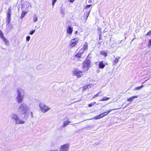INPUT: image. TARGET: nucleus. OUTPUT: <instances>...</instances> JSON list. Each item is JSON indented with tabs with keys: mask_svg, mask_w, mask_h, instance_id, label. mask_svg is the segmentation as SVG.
I'll list each match as a JSON object with an SVG mask.
<instances>
[{
	"mask_svg": "<svg viewBox=\"0 0 151 151\" xmlns=\"http://www.w3.org/2000/svg\"><path fill=\"white\" fill-rule=\"evenodd\" d=\"M91 10L90 9L88 11L84 13V18L86 20L87 19L90 13Z\"/></svg>",
	"mask_w": 151,
	"mask_h": 151,
	"instance_id": "obj_17",
	"label": "nucleus"
},
{
	"mask_svg": "<svg viewBox=\"0 0 151 151\" xmlns=\"http://www.w3.org/2000/svg\"><path fill=\"white\" fill-rule=\"evenodd\" d=\"M27 12H25L24 11H23L22 12V15L21 17V18L22 19L23 17H24V16L27 13Z\"/></svg>",
	"mask_w": 151,
	"mask_h": 151,
	"instance_id": "obj_25",
	"label": "nucleus"
},
{
	"mask_svg": "<svg viewBox=\"0 0 151 151\" xmlns=\"http://www.w3.org/2000/svg\"><path fill=\"white\" fill-rule=\"evenodd\" d=\"M29 109L28 106L25 103H23L19 106L18 111L20 114L24 115L27 112Z\"/></svg>",
	"mask_w": 151,
	"mask_h": 151,
	"instance_id": "obj_1",
	"label": "nucleus"
},
{
	"mask_svg": "<svg viewBox=\"0 0 151 151\" xmlns=\"http://www.w3.org/2000/svg\"><path fill=\"white\" fill-rule=\"evenodd\" d=\"M134 39H135L134 38L133 39V40H132V41H133Z\"/></svg>",
	"mask_w": 151,
	"mask_h": 151,
	"instance_id": "obj_46",
	"label": "nucleus"
},
{
	"mask_svg": "<svg viewBox=\"0 0 151 151\" xmlns=\"http://www.w3.org/2000/svg\"><path fill=\"white\" fill-rule=\"evenodd\" d=\"M70 145L66 143L61 145L59 149V151H68Z\"/></svg>",
	"mask_w": 151,
	"mask_h": 151,
	"instance_id": "obj_6",
	"label": "nucleus"
},
{
	"mask_svg": "<svg viewBox=\"0 0 151 151\" xmlns=\"http://www.w3.org/2000/svg\"><path fill=\"white\" fill-rule=\"evenodd\" d=\"M100 54L101 55H104L105 57H106L107 55V53L103 50L101 51L100 52Z\"/></svg>",
	"mask_w": 151,
	"mask_h": 151,
	"instance_id": "obj_21",
	"label": "nucleus"
},
{
	"mask_svg": "<svg viewBox=\"0 0 151 151\" xmlns=\"http://www.w3.org/2000/svg\"><path fill=\"white\" fill-rule=\"evenodd\" d=\"M151 45V39L148 42V45L149 47H150Z\"/></svg>",
	"mask_w": 151,
	"mask_h": 151,
	"instance_id": "obj_33",
	"label": "nucleus"
},
{
	"mask_svg": "<svg viewBox=\"0 0 151 151\" xmlns=\"http://www.w3.org/2000/svg\"><path fill=\"white\" fill-rule=\"evenodd\" d=\"M105 65L104 62L103 61H101L99 64V68L100 69H103L105 67Z\"/></svg>",
	"mask_w": 151,
	"mask_h": 151,
	"instance_id": "obj_11",
	"label": "nucleus"
},
{
	"mask_svg": "<svg viewBox=\"0 0 151 151\" xmlns=\"http://www.w3.org/2000/svg\"><path fill=\"white\" fill-rule=\"evenodd\" d=\"M81 50H80L78 53H77L76 55V57H78V58H81V56L82 55V54H83L84 52H81Z\"/></svg>",
	"mask_w": 151,
	"mask_h": 151,
	"instance_id": "obj_15",
	"label": "nucleus"
},
{
	"mask_svg": "<svg viewBox=\"0 0 151 151\" xmlns=\"http://www.w3.org/2000/svg\"><path fill=\"white\" fill-rule=\"evenodd\" d=\"M137 98H138L137 96H133L127 99V101H132L134 99Z\"/></svg>",
	"mask_w": 151,
	"mask_h": 151,
	"instance_id": "obj_19",
	"label": "nucleus"
},
{
	"mask_svg": "<svg viewBox=\"0 0 151 151\" xmlns=\"http://www.w3.org/2000/svg\"><path fill=\"white\" fill-rule=\"evenodd\" d=\"M49 151H57L56 150H50Z\"/></svg>",
	"mask_w": 151,
	"mask_h": 151,
	"instance_id": "obj_45",
	"label": "nucleus"
},
{
	"mask_svg": "<svg viewBox=\"0 0 151 151\" xmlns=\"http://www.w3.org/2000/svg\"><path fill=\"white\" fill-rule=\"evenodd\" d=\"M57 0H52V7H54V4H55V3L56 2V1Z\"/></svg>",
	"mask_w": 151,
	"mask_h": 151,
	"instance_id": "obj_29",
	"label": "nucleus"
},
{
	"mask_svg": "<svg viewBox=\"0 0 151 151\" xmlns=\"http://www.w3.org/2000/svg\"><path fill=\"white\" fill-rule=\"evenodd\" d=\"M78 32L77 31H76L75 32V33L76 34H77L78 33Z\"/></svg>",
	"mask_w": 151,
	"mask_h": 151,
	"instance_id": "obj_44",
	"label": "nucleus"
},
{
	"mask_svg": "<svg viewBox=\"0 0 151 151\" xmlns=\"http://www.w3.org/2000/svg\"><path fill=\"white\" fill-rule=\"evenodd\" d=\"M73 75L75 76L77 78H80L83 76V72L79 70L75 69L72 71Z\"/></svg>",
	"mask_w": 151,
	"mask_h": 151,
	"instance_id": "obj_5",
	"label": "nucleus"
},
{
	"mask_svg": "<svg viewBox=\"0 0 151 151\" xmlns=\"http://www.w3.org/2000/svg\"><path fill=\"white\" fill-rule=\"evenodd\" d=\"M0 37L2 39V40H4V39H5V38L4 37V34L0 36Z\"/></svg>",
	"mask_w": 151,
	"mask_h": 151,
	"instance_id": "obj_38",
	"label": "nucleus"
},
{
	"mask_svg": "<svg viewBox=\"0 0 151 151\" xmlns=\"http://www.w3.org/2000/svg\"><path fill=\"white\" fill-rule=\"evenodd\" d=\"M95 103H96V102H94L93 103H92L90 104H89L88 105V106L89 107H91V106H92L94 104H95Z\"/></svg>",
	"mask_w": 151,
	"mask_h": 151,
	"instance_id": "obj_34",
	"label": "nucleus"
},
{
	"mask_svg": "<svg viewBox=\"0 0 151 151\" xmlns=\"http://www.w3.org/2000/svg\"><path fill=\"white\" fill-rule=\"evenodd\" d=\"M101 93V92H99V93H98L97 94H96L92 98V99H93L94 98H95V97H97L98 96H99V94Z\"/></svg>",
	"mask_w": 151,
	"mask_h": 151,
	"instance_id": "obj_30",
	"label": "nucleus"
},
{
	"mask_svg": "<svg viewBox=\"0 0 151 151\" xmlns=\"http://www.w3.org/2000/svg\"><path fill=\"white\" fill-rule=\"evenodd\" d=\"M91 5H88L86 6L85 7V9H87L90 8L91 7Z\"/></svg>",
	"mask_w": 151,
	"mask_h": 151,
	"instance_id": "obj_37",
	"label": "nucleus"
},
{
	"mask_svg": "<svg viewBox=\"0 0 151 151\" xmlns=\"http://www.w3.org/2000/svg\"><path fill=\"white\" fill-rule=\"evenodd\" d=\"M144 86L142 85L140 86H139V87H136L133 90L134 91H137V90H139V89H141Z\"/></svg>",
	"mask_w": 151,
	"mask_h": 151,
	"instance_id": "obj_23",
	"label": "nucleus"
},
{
	"mask_svg": "<svg viewBox=\"0 0 151 151\" xmlns=\"http://www.w3.org/2000/svg\"><path fill=\"white\" fill-rule=\"evenodd\" d=\"M30 37L29 36L27 37L26 38V41H29L30 39Z\"/></svg>",
	"mask_w": 151,
	"mask_h": 151,
	"instance_id": "obj_31",
	"label": "nucleus"
},
{
	"mask_svg": "<svg viewBox=\"0 0 151 151\" xmlns=\"http://www.w3.org/2000/svg\"><path fill=\"white\" fill-rule=\"evenodd\" d=\"M127 106H126L125 107H124V108H125V107H127Z\"/></svg>",
	"mask_w": 151,
	"mask_h": 151,
	"instance_id": "obj_47",
	"label": "nucleus"
},
{
	"mask_svg": "<svg viewBox=\"0 0 151 151\" xmlns=\"http://www.w3.org/2000/svg\"><path fill=\"white\" fill-rule=\"evenodd\" d=\"M92 1L91 0H89L88 1V3H92Z\"/></svg>",
	"mask_w": 151,
	"mask_h": 151,
	"instance_id": "obj_40",
	"label": "nucleus"
},
{
	"mask_svg": "<svg viewBox=\"0 0 151 151\" xmlns=\"http://www.w3.org/2000/svg\"><path fill=\"white\" fill-rule=\"evenodd\" d=\"M39 106L41 111L43 113L46 112L50 109V107L42 103H40Z\"/></svg>",
	"mask_w": 151,
	"mask_h": 151,
	"instance_id": "obj_3",
	"label": "nucleus"
},
{
	"mask_svg": "<svg viewBox=\"0 0 151 151\" xmlns=\"http://www.w3.org/2000/svg\"><path fill=\"white\" fill-rule=\"evenodd\" d=\"M25 123V122L23 120L20 119L19 117L18 118L17 121L16 122V124H23Z\"/></svg>",
	"mask_w": 151,
	"mask_h": 151,
	"instance_id": "obj_10",
	"label": "nucleus"
},
{
	"mask_svg": "<svg viewBox=\"0 0 151 151\" xmlns=\"http://www.w3.org/2000/svg\"><path fill=\"white\" fill-rule=\"evenodd\" d=\"M90 60H85L82 64L83 70L85 71H87L90 66Z\"/></svg>",
	"mask_w": 151,
	"mask_h": 151,
	"instance_id": "obj_4",
	"label": "nucleus"
},
{
	"mask_svg": "<svg viewBox=\"0 0 151 151\" xmlns=\"http://www.w3.org/2000/svg\"><path fill=\"white\" fill-rule=\"evenodd\" d=\"M24 97V93L23 90L21 89H18L17 91L16 100L19 103H20L23 100Z\"/></svg>",
	"mask_w": 151,
	"mask_h": 151,
	"instance_id": "obj_2",
	"label": "nucleus"
},
{
	"mask_svg": "<svg viewBox=\"0 0 151 151\" xmlns=\"http://www.w3.org/2000/svg\"><path fill=\"white\" fill-rule=\"evenodd\" d=\"M19 118V117L18 115L17 114L14 113L12 114L11 115V119L14 122L15 124Z\"/></svg>",
	"mask_w": 151,
	"mask_h": 151,
	"instance_id": "obj_8",
	"label": "nucleus"
},
{
	"mask_svg": "<svg viewBox=\"0 0 151 151\" xmlns=\"http://www.w3.org/2000/svg\"><path fill=\"white\" fill-rule=\"evenodd\" d=\"M74 1V0H70V1L71 3L73 2Z\"/></svg>",
	"mask_w": 151,
	"mask_h": 151,
	"instance_id": "obj_41",
	"label": "nucleus"
},
{
	"mask_svg": "<svg viewBox=\"0 0 151 151\" xmlns=\"http://www.w3.org/2000/svg\"><path fill=\"white\" fill-rule=\"evenodd\" d=\"M88 48V44L86 43L84 45L83 47L81 49V51H83L84 52L85 50L87 49Z\"/></svg>",
	"mask_w": 151,
	"mask_h": 151,
	"instance_id": "obj_16",
	"label": "nucleus"
},
{
	"mask_svg": "<svg viewBox=\"0 0 151 151\" xmlns=\"http://www.w3.org/2000/svg\"><path fill=\"white\" fill-rule=\"evenodd\" d=\"M3 40L5 44L6 45H9V43L8 40L5 38Z\"/></svg>",
	"mask_w": 151,
	"mask_h": 151,
	"instance_id": "obj_24",
	"label": "nucleus"
},
{
	"mask_svg": "<svg viewBox=\"0 0 151 151\" xmlns=\"http://www.w3.org/2000/svg\"><path fill=\"white\" fill-rule=\"evenodd\" d=\"M151 34V30H150L146 35V36H148Z\"/></svg>",
	"mask_w": 151,
	"mask_h": 151,
	"instance_id": "obj_35",
	"label": "nucleus"
},
{
	"mask_svg": "<svg viewBox=\"0 0 151 151\" xmlns=\"http://www.w3.org/2000/svg\"><path fill=\"white\" fill-rule=\"evenodd\" d=\"M64 121L63 123V127H65L67 125L70 123H71L69 119H68L67 117H65L64 118Z\"/></svg>",
	"mask_w": 151,
	"mask_h": 151,
	"instance_id": "obj_9",
	"label": "nucleus"
},
{
	"mask_svg": "<svg viewBox=\"0 0 151 151\" xmlns=\"http://www.w3.org/2000/svg\"><path fill=\"white\" fill-rule=\"evenodd\" d=\"M37 16L36 15H34L33 16V21L35 22H36L37 21Z\"/></svg>",
	"mask_w": 151,
	"mask_h": 151,
	"instance_id": "obj_27",
	"label": "nucleus"
},
{
	"mask_svg": "<svg viewBox=\"0 0 151 151\" xmlns=\"http://www.w3.org/2000/svg\"><path fill=\"white\" fill-rule=\"evenodd\" d=\"M120 58V57H118L117 58H115V60H114L113 62V65H115L118 62Z\"/></svg>",
	"mask_w": 151,
	"mask_h": 151,
	"instance_id": "obj_18",
	"label": "nucleus"
},
{
	"mask_svg": "<svg viewBox=\"0 0 151 151\" xmlns=\"http://www.w3.org/2000/svg\"><path fill=\"white\" fill-rule=\"evenodd\" d=\"M11 10L10 7H9L8 9L6 16L11 17Z\"/></svg>",
	"mask_w": 151,
	"mask_h": 151,
	"instance_id": "obj_20",
	"label": "nucleus"
},
{
	"mask_svg": "<svg viewBox=\"0 0 151 151\" xmlns=\"http://www.w3.org/2000/svg\"><path fill=\"white\" fill-rule=\"evenodd\" d=\"M79 39L78 38H76L71 40L69 45L71 47H75L78 43Z\"/></svg>",
	"mask_w": 151,
	"mask_h": 151,
	"instance_id": "obj_7",
	"label": "nucleus"
},
{
	"mask_svg": "<svg viewBox=\"0 0 151 151\" xmlns=\"http://www.w3.org/2000/svg\"><path fill=\"white\" fill-rule=\"evenodd\" d=\"M87 88H88V86H84L83 87V91H85L86 89Z\"/></svg>",
	"mask_w": 151,
	"mask_h": 151,
	"instance_id": "obj_36",
	"label": "nucleus"
},
{
	"mask_svg": "<svg viewBox=\"0 0 151 151\" xmlns=\"http://www.w3.org/2000/svg\"><path fill=\"white\" fill-rule=\"evenodd\" d=\"M35 29L33 30L30 31L29 32V34L30 35H32L35 32Z\"/></svg>",
	"mask_w": 151,
	"mask_h": 151,
	"instance_id": "obj_28",
	"label": "nucleus"
},
{
	"mask_svg": "<svg viewBox=\"0 0 151 151\" xmlns=\"http://www.w3.org/2000/svg\"><path fill=\"white\" fill-rule=\"evenodd\" d=\"M73 31V27H71L70 26H69L68 27L67 30V32L68 33L71 34H72Z\"/></svg>",
	"mask_w": 151,
	"mask_h": 151,
	"instance_id": "obj_12",
	"label": "nucleus"
},
{
	"mask_svg": "<svg viewBox=\"0 0 151 151\" xmlns=\"http://www.w3.org/2000/svg\"><path fill=\"white\" fill-rule=\"evenodd\" d=\"M31 117L33 118V113L32 112H31Z\"/></svg>",
	"mask_w": 151,
	"mask_h": 151,
	"instance_id": "obj_42",
	"label": "nucleus"
},
{
	"mask_svg": "<svg viewBox=\"0 0 151 151\" xmlns=\"http://www.w3.org/2000/svg\"><path fill=\"white\" fill-rule=\"evenodd\" d=\"M110 99L109 98H108L105 96H104L103 98L100 100V101H105L107 100Z\"/></svg>",
	"mask_w": 151,
	"mask_h": 151,
	"instance_id": "obj_26",
	"label": "nucleus"
},
{
	"mask_svg": "<svg viewBox=\"0 0 151 151\" xmlns=\"http://www.w3.org/2000/svg\"><path fill=\"white\" fill-rule=\"evenodd\" d=\"M101 28H99H99H98V30H100V31H101Z\"/></svg>",
	"mask_w": 151,
	"mask_h": 151,
	"instance_id": "obj_43",
	"label": "nucleus"
},
{
	"mask_svg": "<svg viewBox=\"0 0 151 151\" xmlns=\"http://www.w3.org/2000/svg\"><path fill=\"white\" fill-rule=\"evenodd\" d=\"M104 117V115L103 113H101L99 115L96 116L94 118V119H99L100 118H101Z\"/></svg>",
	"mask_w": 151,
	"mask_h": 151,
	"instance_id": "obj_13",
	"label": "nucleus"
},
{
	"mask_svg": "<svg viewBox=\"0 0 151 151\" xmlns=\"http://www.w3.org/2000/svg\"><path fill=\"white\" fill-rule=\"evenodd\" d=\"M120 108H115V109H111L110 110H109V111H107L105 112H104L103 113L104 114V116H106L110 112H111V111H112L113 110H117V109H120Z\"/></svg>",
	"mask_w": 151,
	"mask_h": 151,
	"instance_id": "obj_14",
	"label": "nucleus"
},
{
	"mask_svg": "<svg viewBox=\"0 0 151 151\" xmlns=\"http://www.w3.org/2000/svg\"><path fill=\"white\" fill-rule=\"evenodd\" d=\"M3 34V33L0 30V36L1 35H2Z\"/></svg>",
	"mask_w": 151,
	"mask_h": 151,
	"instance_id": "obj_39",
	"label": "nucleus"
},
{
	"mask_svg": "<svg viewBox=\"0 0 151 151\" xmlns=\"http://www.w3.org/2000/svg\"><path fill=\"white\" fill-rule=\"evenodd\" d=\"M11 17L9 16H6V24L7 25L9 24L11 19Z\"/></svg>",
	"mask_w": 151,
	"mask_h": 151,
	"instance_id": "obj_22",
	"label": "nucleus"
},
{
	"mask_svg": "<svg viewBox=\"0 0 151 151\" xmlns=\"http://www.w3.org/2000/svg\"><path fill=\"white\" fill-rule=\"evenodd\" d=\"M60 12H61V13H62L63 14V16L64 15V10H63V9H61V10H60Z\"/></svg>",
	"mask_w": 151,
	"mask_h": 151,
	"instance_id": "obj_32",
	"label": "nucleus"
}]
</instances>
